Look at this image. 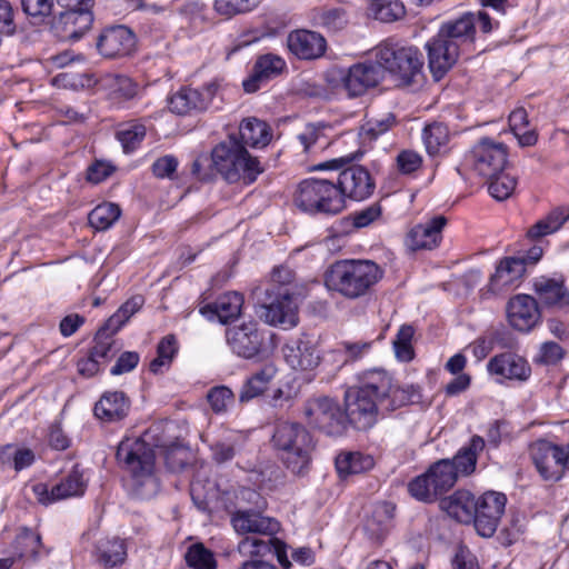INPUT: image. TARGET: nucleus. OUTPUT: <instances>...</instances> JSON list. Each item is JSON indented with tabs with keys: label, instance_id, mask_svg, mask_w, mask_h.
<instances>
[{
	"label": "nucleus",
	"instance_id": "774afa93",
	"mask_svg": "<svg viewBox=\"0 0 569 569\" xmlns=\"http://www.w3.org/2000/svg\"><path fill=\"white\" fill-rule=\"evenodd\" d=\"M178 160L168 154L157 159L152 164L153 174L158 178H170L177 170Z\"/></svg>",
	"mask_w": 569,
	"mask_h": 569
},
{
	"label": "nucleus",
	"instance_id": "a18cd8bd",
	"mask_svg": "<svg viewBox=\"0 0 569 569\" xmlns=\"http://www.w3.org/2000/svg\"><path fill=\"white\" fill-rule=\"evenodd\" d=\"M187 565L192 569H217L213 552L202 543H192L184 555Z\"/></svg>",
	"mask_w": 569,
	"mask_h": 569
},
{
	"label": "nucleus",
	"instance_id": "72a5a7b5",
	"mask_svg": "<svg viewBox=\"0 0 569 569\" xmlns=\"http://www.w3.org/2000/svg\"><path fill=\"white\" fill-rule=\"evenodd\" d=\"M440 508L459 522L469 523L473 521L475 498L467 490H458L451 496L441 499Z\"/></svg>",
	"mask_w": 569,
	"mask_h": 569
},
{
	"label": "nucleus",
	"instance_id": "473e14b6",
	"mask_svg": "<svg viewBox=\"0 0 569 569\" xmlns=\"http://www.w3.org/2000/svg\"><path fill=\"white\" fill-rule=\"evenodd\" d=\"M243 297L238 292H227L220 296L216 302L200 309L203 316L210 319L216 317L221 323H227L240 316Z\"/></svg>",
	"mask_w": 569,
	"mask_h": 569
},
{
	"label": "nucleus",
	"instance_id": "aec40b11",
	"mask_svg": "<svg viewBox=\"0 0 569 569\" xmlns=\"http://www.w3.org/2000/svg\"><path fill=\"white\" fill-rule=\"evenodd\" d=\"M260 318L268 325L291 329L298 325V305L286 289L271 303L261 307Z\"/></svg>",
	"mask_w": 569,
	"mask_h": 569
},
{
	"label": "nucleus",
	"instance_id": "c85d7f7f",
	"mask_svg": "<svg viewBox=\"0 0 569 569\" xmlns=\"http://www.w3.org/2000/svg\"><path fill=\"white\" fill-rule=\"evenodd\" d=\"M91 9L82 7L80 10L60 12L56 28L61 30V37L73 41L79 40L92 26Z\"/></svg>",
	"mask_w": 569,
	"mask_h": 569
},
{
	"label": "nucleus",
	"instance_id": "338daca9",
	"mask_svg": "<svg viewBox=\"0 0 569 569\" xmlns=\"http://www.w3.org/2000/svg\"><path fill=\"white\" fill-rule=\"evenodd\" d=\"M397 163L402 173L409 174L421 167L422 159L419 153L405 150L398 154Z\"/></svg>",
	"mask_w": 569,
	"mask_h": 569
},
{
	"label": "nucleus",
	"instance_id": "4468645a",
	"mask_svg": "<svg viewBox=\"0 0 569 569\" xmlns=\"http://www.w3.org/2000/svg\"><path fill=\"white\" fill-rule=\"evenodd\" d=\"M470 158L475 171L485 178H493L507 164V148L503 143L483 138L472 148Z\"/></svg>",
	"mask_w": 569,
	"mask_h": 569
},
{
	"label": "nucleus",
	"instance_id": "ea45409f",
	"mask_svg": "<svg viewBox=\"0 0 569 569\" xmlns=\"http://www.w3.org/2000/svg\"><path fill=\"white\" fill-rule=\"evenodd\" d=\"M395 515V506L382 501L375 505L371 516L365 522V530L376 539L381 538L388 530V525Z\"/></svg>",
	"mask_w": 569,
	"mask_h": 569
},
{
	"label": "nucleus",
	"instance_id": "e2e57ef3",
	"mask_svg": "<svg viewBox=\"0 0 569 569\" xmlns=\"http://www.w3.org/2000/svg\"><path fill=\"white\" fill-rule=\"evenodd\" d=\"M322 137V127L310 123L298 134V140L302 144L303 151L309 152L313 146L318 144Z\"/></svg>",
	"mask_w": 569,
	"mask_h": 569
},
{
	"label": "nucleus",
	"instance_id": "0eeeda50",
	"mask_svg": "<svg viewBox=\"0 0 569 569\" xmlns=\"http://www.w3.org/2000/svg\"><path fill=\"white\" fill-rule=\"evenodd\" d=\"M337 183L327 179H306L298 184L295 204L305 212L337 214L345 209Z\"/></svg>",
	"mask_w": 569,
	"mask_h": 569
},
{
	"label": "nucleus",
	"instance_id": "de8ad7c7",
	"mask_svg": "<svg viewBox=\"0 0 569 569\" xmlns=\"http://www.w3.org/2000/svg\"><path fill=\"white\" fill-rule=\"evenodd\" d=\"M370 9L377 20L393 22L406 14L405 6L399 0H378L372 2Z\"/></svg>",
	"mask_w": 569,
	"mask_h": 569
},
{
	"label": "nucleus",
	"instance_id": "5fc2aeb1",
	"mask_svg": "<svg viewBox=\"0 0 569 569\" xmlns=\"http://www.w3.org/2000/svg\"><path fill=\"white\" fill-rule=\"evenodd\" d=\"M259 2L260 0H216L214 9L222 16L232 17L252 10Z\"/></svg>",
	"mask_w": 569,
	"mask_h": 569
},
{
	"label": "nucleus",
	"instance_id": "a19ab883",
	"mask_svg": "<svg viewBox=\"0 0 569 569\" xmlns=\"http://www.w3.org/2000/svg\"><path fill=\"white\" fill-rule=\"evenodd\" d=\"M372 467L373 459L360 452H342L336 458V469L340 477L361 473Z\"/></svg>",
	"mask_w": 569,
	"mask_h": 569
},
{
	"label": "nucleus",
	"instance_id": "6ab92c4d",
	"mask_svg": "<svg viewBox=\"0 0 569 569\" xmlns=\"http://www.w3.org/2000/svg\"><path fill=\"white\" fill-rule=\"evenodd\" d=\"M337 187L341 190L343 202L346 198L361 201L372 194L375 183L367 169L351 166L339 173Z\"/></svg>",
	"mask_w": 569,
	"mask_h": 569
},
{
	"label": "nucleus",
	"instance_id": "4be33fe9",
	"mask_svg": "<svg viewBox=\"0 0 569 569\" xmlns=\"http://www.w3.org/2000/svg\"><path fill=\"white\" fill-rule=\"evenodd\" d=\"M136 46L134 33L124 26L106 29L98 38L97 48L106 58L123 57L131 53Z\"/></svg>",
	"mask_w": 569,
	"mask_h": 569
},
{
	"label": "nucleus",
	"instance_id": "2eb2a0df",
	"mask_svg": "<svg viewBox=\"0 0 569 569\" xmlns=\"http://www.w3.org/2000/svg\"><path fill=\"white\" fill-rule=\"evenodd\" d=\"M303 415L310 425L329 435L338 432L345 420L339 405L328 397L309 399L305 405Z\"/></svg>",
	"mask_w": 569,
	"mask_h": 569
},
{
	"label": "nucleus",
	"instance_id": "f3484780",
	"mask_svg": "<svg viewBox=\"0 0 569 569\" xmlns=\"http://www.w3.org/2000/svg\"><path fill=\"white\" fill-rule=\"evenodd\" d=\"M218 88L217 81L209 82L201 90L181 88L169 98L168 107L171 112L180 116L203 111L212 102Z\"/></svg>",
	"mask_w": 569,
	"mask_h": 569
},
{
	"label": "nucleus",
	"instance_id": "393cba45",
	"mask_svg": "<svg viewBox=\"0 0 569 569\" xmlns=\"http://www.w3.org/2000/svg\"><path fill=\"white\" fill-rule=\"evenodd\" d=\"M231 525L239 535L276 536L280 530V523L270 517L251 510H237L231 516Z\"/></svg>",
	"mask_w": 569,
	"mask_h": 569
},
{
	"label": "nucleus",
	"instance_id": "4c0bfd02",
	"mask_svg": "<svg viewBox=\"0 0 569 569\" xmlns=\"http://www.w3.org/2000/svg\"><path fill=\"white\" fill-rule=\"evenodd\" d=\"M485 448V440L479 436H473L467 447H463L453 457L451 463L459 476H469L476 469L478 453Z\"/></svg>",
	"mask_w": 569,
	"mask_h": 569
},
{
	"label": "nucleus",
	"instance_id": "13d9d810",
	"mask_svg": "<svg viewBox=\"0 0 569 569\" xmlns=\"http://www.w3.org/2000/svg\"><path fill=\"white\" fill-rule=\"evenodd\" d=\"M562 347L555 341H547L540 346L536 361L542 365H556L563 358Z\"/></svg>",
	"mask_w": 569,
	"mask_h": 569
},
{
	"label": "nucleus",
	"instance_id": "8fccbe9b",
	"mask_svg": "<svg viewBox=\"0 0 569 569\" xmlns=\"http://www.w3.org/2000/svg\"><path fill=\"white\" fill-rule=\"evenodd\" d=\"M488 179L490 180L488 191L499 201L508 199L517 186V178L509 172H503V170L496 177Z\"/></svg>",
	"mask_w": 569,
	"mask_h": 569
},
{
	"label": "nucleus",
	"instance_id": "f257e3e1",
	"mask_svg": "<svg viewBox=\"0 0 569 569\" xmlns=\"http://www.w3.org/2000/svg\"><path fill=\"white\" fill-rule=\"evenodd\" d=\"M346 415L360 430L373 426L379 410L393 411L400 407L417 403L421 399L418 387H400L382 369L366 370L359 376V385L347 390Z\"/></svg>",
	"mask_w": 569,
	"mask_h": 569
},
{
	"label": "nucleus",
	"instance_id": "37998d69",
	"mask_svg": "<svg viewBox=\"0 0 569 569\" xmlns=\"http://www.w3.org/2000/svg\"><path fill=\"white\" fill-rule=\"evenodd\" d=\"M177 352L178 345L174 336L169 335L162 338L157 347V357L150 362V371L159 373L163 368H169Z\"/></svg>",
	"mask_w": 569,
	"mask_h": 569
},
{
	"label": "nucleus",
	"instance_id": "5701e85b",
	"mask_svg": "<svg viewBox=\"0 0 569 569\" xmlns=\"http://www.w3.org/2000/svg\"><path fill=\"white\" fill-rule=\"evenodd\" d=\"M561 455V448L548 441H537L531 447L533 463L545 480L556 481L562 477Z\"/></svg>",
	"mask_w": 569,
	"mask_h": 569
},
{
	"label": "nucleus",
	"instance_id": "bf43d9fd",
	"mask_svg": "<svg viewBox=\"0 0 569 569\" xmlns=\"http://www.w3.org/2000/svg\"><path fill=\"white\" fill-rule=\"evenodd\" d=\"M396 122L395 116L387 113L381 118L369 119L363 129L367 136L370 138H377L380 134L387 132Z\"/></svg>",
	"mask_w": 569,
	"mask_h": 569
},
{
	"label": "nucleus",
	"instance_id": "603ef678",
	"mask_svg": "<svg viewBox=\"0 0 569 569\" xmlns=\"http://www.w3.org/2000/svg\"><path fill=\"white\" fill-rule=\"evenodd\" d=\"M144 136L146 127L140 123L131 124L117 132V138L127 153L133 151L141 143Z\"/></svg>",
	"mask_w": 569,
	"mask_h": 569
},
{
	"label": "nucleus",
	"instance_id": "e433bc0d",
	"mask_svg": "<svg viewBox=\"0 0 569 569\" xmlns=\"http://www.w3.org/2000/svg\"><path fill=\"white\" fill-rule=\"evenodd\" d=\"M276 375L277 368L272 363L264 365L244 381L239 393V400L241 402H248L261 396Z\"/></svg>",
	"mask_w": 569,
	"mask_h": 569
},
{
	"label": "nucleus",
	"instance_id": "09e8293b",
	"mask_svg": "<svg viewBox=\"0 0 569 569\" xmlns=\"http://www.w3.org/2000/svg\"><path fill=\"white\" fill-rule=\"evenodd\" d=\"M111 332V328L107 327V323L98 330L94 337V346L92 347L90 355L97 361L101 362L111 359L116 351L112 350L114 340Z\"/></svg>",
	"mask_w": 569,
	"mask_h": 569
},
{
	"label": "nucleus",
	"instance_id": "ddd939ff",
	"mask_svg": "<svg viewBox=\"0 0 569 569\" xmlns=\"http://www.w3.org/2000/svg\"><path fill=\"white\" fill-rule=\"evenodd\" d=\"M282 353L287 365L297 371H311L321 361L316 339L307 333L290 338L283 345Z\"/></svg>",
	"mask_w": 569,
	"mask_h": 569
},
{
	"label": "nucleus",
	"instance_id": "79ce46f5",
	"mask_svg": "<svg viewBox=\"0 0 569 569\" xmlns=\"http://www.w3.org/2000/svg\"><path fill=\"white\" fill-rule=\"evenodd\" d=\"M143 305L144 298L142 296L131 297L107 320V327L111 328L112 333H117Z\"/></svg>",
	"mask_w": 569,
	"mask_h": 569
},
{
	"label": "nucleus",
	"instance_id": "2f4dec72",
	"mask_svg": "<svg viewBox=\"0 0 569 569\" xmlns=\"http://www.w3.org/2000/svg\"><path fill=\"white\" fill-rule=\"evenodd\" d=\"M533 288L542 305L557 309L569 307V291L561 281L540 277L535 280Z\"/></svg>",
	"mask_w": 569,
	"mask_h": 569
},
{
	"label": "nucleus",
	"instance_id": "9b49d317",
	"mask_svg": "<svg viewBox=\"0 0 569 569\" xmlns=\"http://www.w3.org/2000/svg\"><path fill=\"white\" fill-rule=\"evenodd\" d=\"M333 74L336 76V86L343 90L349 98L363 96L385 78L383 69L377 60H366L348 68H339L333 71Z\"/></svg>",
	"mask_w": 569,
	"mask_h": 569
},
{
	"label": "nucleus",
	"instance_id": "bb28decb",
	"mask_svg": "<svg viewBox=\"0 0 569 569\" xmlns=\"http://www.w3.org/2000/svg\"><path fill=\"white\" fill-rule=\"evenodd\" d=\"M238 552L242 557H262L268 553H274L283 569H289L290 567L286 545L274 536L268 537V539L247 536L238 543Z\"/></svg>",
	"mask_w": 569,
	"mask_h": 569
},
{
	"label": "nucleus",
	"instance_id": "864d4df0",
	"mask_svg": "<svg viewBox=\"0 0 569 569\" xmlns=\"http://www.w3.org/2000/svg\"><path fill=\"white\" fill-rule=\"evenodd\" d=\"M316 23L330 31H337L347 23L346 14L342 9L332 8L319 11L315 17Z\"/></svg>",
	"mask_w": 569,
	"mask_h": 569
},
{
	"label": "nucleus",
	"instance_id": "7ed1b4c3",
	"mask_svg": "<svg viewBox=\"0 0 569 569\" xmlns=\"http://www.w3.org/2000/svg\"><path fill=\"white\" fill-rule=\"evenodd\" d=\"M117 460L130 475L129 490L140 499H149L159 490L156 476V456L150 445L138 437L124 438L118 446Z\"/></svg>",
	"mask_w": 569,
	"mask_h": 569
},
{
	"label": "nucleus",
	"instance_id": "f8f14e48",
	"mask_svg": "<svg viewBox=\"0 0 569 569\" xmlns=\"http://www.w3.org/2000/svg\"><path fill=\"white\" fill-rule=\"evenodd\" d=\"M506 503V495L498 491H487L475 500L473 523L481 537L493 536L505 513Z\"/></svg>",
	"mask_w": 569,
	"mask_h": 569
},
{
	"label": "nucleus",
	"instance_id": "39448f33",
	"mask_svg": "<svg viewBox=\"0 0 569 569\" xmlns=\"http://www.w3.org/2000/svg\"><path fill=\"white\" fill-rule=\"evenodd\" d=\"M211 161L212 168L228 183L251 184L263 171L258 158L252 157L234 136H229L211 150Z\"/></svg>",
	"mask_w": 569,
	"mask_h": 569
},
{
	"label": "nucleus",
	"instance_id": "052dcab7",
	"mask_svg": "<svg viewBox=\"0 0 569 569\" xmlns=\"http://www.w3.org/2000/svg\"><path fill=\"white\" fill-rule=\"evenodd\" d=\"M17 31L14 22V11L8 0H0V32L7 37H11Z\"/></svg>",
	"mask_w": 569,
	"mask_h": 569
},
{
	"label": "nucleus",
	"instance_id": "58836bf2",
	"mask_svg": "<svg viewBox=\"0 0 569 569\" xmlns=\"http://www.w3.org/2000/svg\"><path fill=\"white\" fill-rule=\"evenodd\" d=\"M569 219V208L559 207L538 220L527 231L530 239H539L558 231Z\"/></svg>",
	"mask_w": 569,
	"mask_h": 569
},
{
	"label": "nucleus",
	"instance_id": "a211bd4d",
	"mask_svg": "<svg viewBox=\"0 0 569 569\" xmlns=\"http://www.w3.org/2000/svg\"><path fill=\"white\" fill-rule=\"evenodd\" d=\"M538 302L529 295H517L507 303L509 325L521 332H528L540 321Z\"/></svg>",
	"mask_w": 569,
	"mask_h": 569
},
{
	"label": "nucleus",
	"instance_id": "f704fd0d",
	"mask_svg": "<svg viewBox=\"0 0 569 569\" xmlns=\"http://www.w3.org/2000/svg\"><path fill=\"white\" fill-rule=\"evenodd\" d=\"M127 550L126 540L118 537L104 538L96 547V558L104 568H114L124 563Z\"/></svg>",
	"mask_w": 569,
	"mask_h": 569
},
{
	"label": "nucleus",
	"instance_id": "20e7f679",
	"mask_svg": "<svg viewBox=\"0 0 569 569\" xmlns=\"http://www.w3.org/2000/svg\"><path fill=\"white\" fill-rule=\"evenodd\" d=\"M271 442L280 460L292 473L303 475L309 470L316 443L301 423H277Z\"/></svg>",
	"mask_w": 569,
	"mask_h": 569
},
{
	"label": "nucleus",
	"instance_id": "a878e982",
	"mask_svg": "<svg viewBox=\"0 0 569 569\" xmlns=\"http://www.w3.org/2000/svg\"><path fill=\"white\" fill-rule=\"evenodd\" d=\"M526 272L523 259L508 257L499 261L495 273L489 280V290L501 293L516 288Z\"/></svg>",
	"mask_w": 569,
	"mask_h": 569
},
{
	"label": "nucleus",
	"instance_id": "680f3d73",
	"mask_svg": "<svg viewBox=\"0 0 569 569\" xmlns=\"http://www.w3.org/2000/svg\"><path fill=\"white\" fill-rule=\"evenodd\" d=\"M23 11L31 17H47L52 12V0H21Z\"/></svg>",
	"mask_w": 569,
	"mask_h": 569
},
{
	"label": "nucleus",
	"instance_id": "412c9836",
	"mask_svg": "<svg viewBox=\"0 0 569 569\" xmlns=\"http://www.w3.org/2000/svg\"><path fill=\"white\" fill-rule=\"evenodd\" d=\"M447 224L443 216H436L423 223L416 224L406 237V244L411 251L432 250L442 240V230Z\"/></svg>",
	"mask_w": 569,
	"mask_h": 569
},
{
	"label": "nucleus",
	"instance_id": "49530a36",
	"mask_svg": "<svg viewBox=\"0 0 569 569\" xmlns=\"http://www.w3.org/2000/svg\"><path fill=\"white\" fill-rule=\"evenodd\" d=\"M422 140L427 152L433 156L447 144L449 140L448 129L442 123L428 124L422 131Z\"/></svg>",
	"mask_w": 569,
	"mask_h": 569
},
{
	"label": "nucleus",
	"instance_id": "6e6552de",
	"mask_svg": "<svg viewBox=\"0 0 569 569\" xmlns=\"http://www.w3.org/2000/svg\"><path fill=\"white\" fill-rule=\"evenodd\" d=\"M375 57L386 71L409 84L421 72L423 59L418 48L400 42L385 41L375 50Z\"/></svg>",
	"mask_w": 569,
	"mask_h": 569
},
{
	"label": "nucleus",
	"instance_id": "f03ea898",
	"mask_svg": "<svg viewBox=\"0 0 569 569\" xmlns=\"http://www.w3.org/2000/svg\"><path fill=\"white\" fill-rule=\"evenodd\" d=\"M476 16L466 13L456 20L443 23L437 36L426 43L429 68L439 80L457 62L459 56L475 40Z\"/></svg>",
	"mask_w": 569,
	"mask_h": 569
},
{
	"label": "nucleus",
	"instance_id": "6e6d98bb",
	"mask_svg": "<svg viewBox=\"0 0 569 569\" xmlns=\"http://www.w3.org/2000/svg\"><path fill=\"white\" fill-rule=\"evenodd\" d=\"M2 461L12 458L13 468L20 471L27 467H30L34 461V453L28 448H16L8 446L1 453Z\"/></svg>",
	"mask_w": 569,
	"mask_h": 569
},
{
	"label": "nucleus",
	"instance_id": "cd10ccee",
	"mask_svg": "<svg viewBox=\"0 0 569 569\" xmlns=\"http://www.w3.org/2000/svg\"><path fill=\"white\" fill-rule=\"evenodd\" d=\"M288 49L299 59H318L326 52L325 38L313 31L295 30L287 38Z\"/></svg>",
	"mask_w": 569,
	"mask_h": 569
},
{
	"label": "nucleus",
	"instance_id": "b1692460",
	"mask_svg": "<svg viewBox=\"0 0 569 569\" xmlns=\"http://www.w3.org/2000/svg\"><path fill=\"white\" fill-rule=\"evenodd\" d=\"M490 375L499 377V380L526 381L531 375L528 361L512 352H503L492 357L487 363Z\"/></svg>",
	"mask_w": 569,
	"mask_h": 569
},
{
	"label": "nucleus",
	"instance_id": "9d476101",
	"mask_svg": "<svg viewBox=\"0 0 569 569\" xmlns=\"http://www.w3.org/2000/svg\"><path fill=\"white\" fill-rule=\"evenodd\" d=\"M457 479L455 466L449 459H442L435 462L426 473L411 480L408 490L413 498L430 502L452 488Z\"/></svg>",
	"mask_w": 569,
	"mask_h": 569
},
{
	"label": "nucleus",
	"instance_id": "4d7b16f0",
	"mask_svg": "<svg viewBox=\"0 0 569 569\" xmlns=\"http://www.w3.org/2000/svg\"><path fill=\"white\" fill-rule=\"evenodd\" d=\"M41 537L29 529H24L17 538V545L21 548V557H36L38 555Z\"/></svg>",
	"mask_w": 569,
	"mask_h": 569
},
{
	"label": "nucleus",
	"instance_id": "3c124183",
	"mask_svg": "<svg viewBox=\"0 0 569 569\" xmlns=\"http://www.w3.org/2000/svg\"><path fill=\"white\" fill-rule=\"evenodd\" d=\"M207 399L211 409L216 413H222L226 412L233 403L234 395L230 388L226 386H217L209 390Z\"/></svg>",
	"mask_w": 569,
	"mask_h": 569
},
{
	"label": "nucleus",
	"instance_id": "423d86ee",
	"mask_svg": "<svg viewBox=\"0 0 569 569\" xmlns=\"http://www.w3.org/2000/svg\"><path fill=\"white\" fill-rule=\"evenodd\" d=\"M383 276V270L371 260H342L333 263L327 284L349 299L365 296Z\"/></svg>",
	"mask_w": 569,
	"mask_h": 569
},
{
	"label": "nucleus",
	"instance_id": "c756f323",
	"mask_svg": "<svg viewBox=\"0 0 569 569\" xmlns=\"http://www.w3.org/2000/svg\"><path fill=\"white\" fill-rule=\"evenodd\" d=\"M130 400L122 391H107L94 406V415L104 422L120 421L127 417Z\"/></svg>",
	"mask_w": 569,
	"mask_h": 569
},
{
	"label": "nucleus",
	"instance_id": "c03bdc74",
	"mask_svg": "<svg viewBox=\"0 0 569 569\" xmlns=\"http://www.w3.org/2000/svg\"><path fill=\"white\" fill-rule=\"evenodd\" d=\"M121 210L119 206L106 202L97 206L89 213V222L97 230H106L110 228L120 217Z\"/></svg>",
	"mask_w": 569,
	"mask_h": 569
},
{
	"label": "nucleus",
	"instance_id": "69168bd1",
	"mask_svg": "<svg viewBox=\"0 0 569 569\" xmlns=\"http://www.w3.org/2000/svg\"><path fill=\"white\" fill-rule=\"evenodd\" d=\"M371 342L365 341H342L340 343V350L345 352L347 360L356 361L361 359L371 349Z\"/></svg>",
	"mask_w": 569,
	"mask_h": 569
},
{
	"label": "nucleus",
	"instance_id": "c9c22d12",
	"mask_svg": "<svg viewBox=\"0 0 569 569\" xmlns=\"http://www.w3.org/2000/svg\"><path fill=\"white\" fill-rule=\"evenodd\" d=\"M240 143L244 147L263 148L271 140L270 127L257 118H248L239 126Z\"/></svg>",
	"mask_w": 569,
	"mask_h": 569
},
{
	"label": "nucleus",
	"instance_id": "1a4fd4ad",
	"mask_svg": "<svg viewBox=\"0 0 569 569\" xmlns=\"http://www.w3.org/2000/svg\"><path fill=\"white\" fill-rule=\"evenodd\" d=\"M273 333L257 322H243L226 330V340L232 352L244 359H252L269 352L273 347Z\"/></svg>",
	"mask_w": 569,
	"mask_h": 569
},
{
	"label": "nucleus",
	"instance_id": "7c9ffc66",
	"mask_svg": "<svg viewBox=\"0 0 569 569\" xmlns=\"http://www.w3.org/2000/svg\"><path fill=\"white\" fill-rule=\"evenodd\" d=\"M286 67L284 60L276 54L261 56L253 67L252 76L243 81V89L248 93L256 92L260 83L282 72Z\"/></svg>",
	"mask_w": 569,
	"mask_h": 569
},
{
	"label": "nucleus",
	"instance_id": "dca6fc26",
	"mask_svg": "<svg viewBox=\"0 0 569 569\" xmlns=\"http://www.w3.org/2000/svg\"><path fill=\"white\" fill-rule=\"evenodd\" d=\"M87 483L83 473L74 468L59 483L48 487L47 483L32 485L31 490L38 502L48 506L57 501L83 495Z\"/></svg>",
	"mask_w": 569,
	"mask_h": 569
},
{
	"label": "nucleus",
	"instance_id": "0e129e2a",
	"mask_svg": "<svg viewBox=\"0 0 569 569\" xmlns=\"http://www.w3.org/2000/svg\"><path fill=\"white\" fill-rule=\"evenodd\" d=\"M140 357L138 352L126 351L117 360L116 365L111 368L110 372L113 376H119L132 371L139 363Z\"/></svg>",
	"mask_w": 569,
	"mask_h": 569
}]
</instances>
